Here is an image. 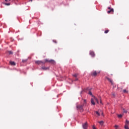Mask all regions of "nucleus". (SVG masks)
Here are the masks:
<instances>
[{"label":"nucleus","mask_w":129,"mask_h":129,"mask_svg":"<svg viewBox=\"0 0 129 129\" xmlns=\"http://www.w3.org/2000/svg\"><path fill=\"white\" fill-rule=\"evenodd\" d=\"M87 104V101L86 99L83 100V104L77 105L78 110H80V112H83V107Z\"/></svg>","instance_id":"nucleus-1"},{"label":"nucleus","mask_w":129,"mask_h":129,"mask_svg":"<svg viewBox=\"0 0 129 129\" xmlns=\"http://www.w3.org/2000/svg\"><path fill=\"white\" fill-rule=\"evenodd\" d=\"M43 62H44V63L48 62V63H50L51 64H55L56 63V62H55V60H53V59H44V61H43Z\"/></svg>","instance_id":"nucleus-2"},{"label":"nucleus","mask_w":129,"mask_h":129,"mask_svg":"<svg viewBox=\"0 0 129 129\" xmlns=\"http://www.w3.org/2000/svg\"><path fill=\"white\" fill-rule=\"evenodd\" d=\"M100 72H96V71H95L91 73V75L92 76H96L97 74H99Z\"/></svg>","instance_id":"nucleus-3"},{"label":"nucleus","mask_w":129,"mask_h":129,"mask_svg":"<svg viewBox=\"0 0 129 129\" xmlns=\"http://www.w3.org/2000/svg\"><path fill=\"white\" fill-rule=\"evenodd\" d=\"M35 63L38 65H40V64H45V62L42 60H36Z\"/></svg>","instance_id":"nucleus-4"},{"label":"nucleus","mask_w":129,"mask_h":129,"mask_svg":"<svg viewBox=\"0 0 129 129\" xmlns=\"http://www.w3.org/2000/svg\"><path fill=\"white\" fill-rule=\"evenodd\" d=\"M105 79H107V80H108V81H109V82H110V83L112 85H113V82L112 81V80H111V79H110L109 78H108L107 77H105Z\"/></svg>","instance_id":"nucleus-5"},{"label":"nucleus","mask_w":129,"mask_h":129,"mask_svg":"<svg viewBox=\"0 0 129 129\" xmlns=\"http://www.w3.org/2000/svg\"><path fill=\"white\" fill-rule=\"evenodd\" d=\"M88 126V124H87V122H86L85 123L83 124V127L84 129H87Z\"/></svg>","instance_id":"nucleus-6"},{"label":"nucleus","mask_w":129,"mask_h":129,"mask_svg":"<svg viewBox=\"0 0 129 129\" xmlns=\"http://www.w3.org/2000/svg\"><path fill=\"white\" fill-rule=\"evenodd\" d=\"M90 55H91L92 57H94V56H95V53H94V52H93V51H90Z\"/></svg>","instance_id":"nucleus-7"},{"label":"nucleus","mask_w":129,"mask_h":129,"mask_svg":"<svg viewBox=\"0 0 129 129\" xmlns=\"http://www.w3.org/2000/svg\"><path fill=\"white\" fill-rule=\"evenodd\" d=\"M100 115H101V116H104V113H97L96 115H95V116H100Z\"/></svg>","instance_id":"nucleus-8"},{"label":"nucleus","mask_w":129,"mask_h":129,"mask_svg":"<svg viewBox=\"0 0 129 129\" xmlns=\"http://www.w3.org/2000/svg\"><path fill=\"white\" fill-rule=\"evenodd\" d=\"M117 116H118L119 118H121L122 116H123V114H117Z\"/></svg>","instance_id":"nucleus-9"},{"label":"nucleus","mask_w":129,"mask_h":129,"mask_svg":"<svg viewBox=\"0 0 129 129\" xmlns=\"http://www.w3.org/2000/svg\"><path fill=\"white\" fill-rule=\"evenodd\" d=\"M91 103L92 104V105H95V102H94V99L92 98L91 99Z\"/></svg>","instance_id":"nucleus-10"},{"label":"nucleus","mask_w":129,"mask_h":129,"mask_svg":"<svg viewBox=\"0 0 129 129\" xmlns=\"http://www.w3.org/2000/svg\"><path fill=\"white\" fill-rule=\"evenodd\" d=\"M10 63L11 65H12V66H16V63L14 61H10Z\"/></svg>","instance_id":"nucleus-11"},{"label":"nucleus","mask_w":129,"mask_h":129,"mask_svg":"<svg viewBox=\"0 0 129 129\" xmlns=\"http://www.w3.org/2000/svg\"><path fill=\"white\" fill-rule=\"evenodd\" d=\"M96 113H103V111L101 110H98V111H96Z\"/></svg>","instance_id":"nucleus-12"},{"label":"nucleus","mask_w":129,"mask_h":129,"mask_svg":"<svg viewBox=\"0 0 129 129\" xmlns=\"http://www.w3.org/2000/svg\"><path fill=\"white\" fill-rule=\"evenodd\" d=\"M107 13L108 14H110V13H112V14H113V9H110V11H108Z\"/></svg>","instance_id":"nucleus-13"},{"label":"nucleus","mask_w":129,"mask_h":129,"mask_svg":"<svg viewBox=\"0 0 129 129\" xmlns=\"http://www.w3.org/2000/svg\"><path fill=\"white\" fill-rule=\"evenodd\" d=\"M94 99L95 101H96L97 102V103H98V104L99 103V102H98V99H97V98L94 97Z\"/></svg>","instance_id":"nucleus-14"},{"label":"nucleus","mask_w":129,"mask_h":129,"mask_svg":"<svg viewBox=\"0 0 129 129\" xmlns=\"http://www.w3.org/2000/svg\"><path fill=\"white\" fill-rule=\"evenodd\" d=\"M41 68H42V69H43V70H47L49 69V68H46L45 67H42Z\"/></svg>","instance_id":"nucleus-15"},{"label":"nucleus","mask_w":129,"mask_h":129,"mask_svg":"<svg viewBox=\"0 0 129 129\" xmlns=\"http://www.w3.org/2000/svg\"><path fill=\"white\" fill-rule=\"evenodd\" d=\"M123 93H128V91H127V90L124 89V90H123Z\"/></svg>","instance_id":"nucleus-16"},{"label":"nucleus","mask_w":129,"mask_h":129,"mask_svg":"<svg viewBox=\"0 0 129 129\" xmlns=\"http://www.w3.org/2000/svg\"><path fill=\"white\" fill-rule=\"evenodd\" d=\"M8 54H9V55H13V53L12 52V51H8Z\"/></svg>","instance_id":"nucleus-17"},{"label":"nucleus","mask_w":129,"mask_h":129,"mask_svg":"<svg viewBox=\"0 0 129 129\" xmlns=\"http://www.w3.org/2000/svg\"><path fill=\"white\" fill-rule=\"evenodd\" d=\"M125 129H129L128 125L127 124H125L124 126Z\"/></svg>","instance_id":"nucleus-18"},{"label":"nucleus","mask_w":129,"mask_h":129,"mask_svg":"<svg viewBox=\"0 0 129 129\" xmlns=\"http://www.w3.org/2000/svg\"><path fill=\"white\" fill-rule=\"evenodd\" d=\"M99 123H100L101 125H102L103 124V121H99Z\"/></svg>","instance_id":"nucleus-19"},{"label":"nucleus","mask_w":129,"mask_h":129,"mask_svg":"<svg viewBox=\"0 0 129 129\" xmlns=\"http://www.w3.org/2000/svg\"><path fill=\"white\" fill-rule=\"evenodd\" d=\"M73 76H74V77H75L76 78V77H77V76H78V74H75L73 75Z\"/></svg>","instance_id":"nucleus-20"},{"label":"nucleus","mask_w":129,"mask_h":129,"mask_svg":"<svg viewBox=\"0 0 129 129\" xmlns=\"http://www.w3.org/2000/svg\"><path fill=\"white\" fill-rule=\"evenodd\" d=\"M4 5H5V6H10L11 5V4H10V3H4Z\"/></svg>","instance_id":"nucleus-21"},{"label":"nucleus","mask_w":129,"mask_h":129,"mask_svg":"<svg viewBox=\"0 0 129 129\" xmlns=\"http://www.w3.org/2000/svg\"><path fill=\"white\" fill-rule=\"evenodd\" d=\"M126 123L127 125H128V124H129V121L127 120H126Z\"/></svg>","instance_id":"nucleus-22"},{"label":"nucleus","mask_w":129,"mask_h":129,"mask_svg":"<svg viewBox=\"0 0 129 129\" xmlns=\"http://www.w3.org/2000/svg\"><path fill=\"white\" fill-rule=\"evenodd\" d=\"M108 32H109V30H107L105 31L104 33H105V34H107V33H108Z\"/></svg>","instance_id":"nucleus-23"},{"label":"nucleus","mask_w":129,"mask_h":129,"mask_svg":"<svg viewBox=\"0 0 129 129\" xmlns=\"http://www.w3.org/2000/svg\"><path fill=\"white\" fill-rule=\"evenodd\" d=\"M99 100H100V102L101 103V104H102V102L101 101V97H99Z\"/></svg>","instance_id":"nucleus-24"},{"label":"nucleus","mask_w":129,"mask_h":129,"mask_svg":"<svg viewBox=\"0 0 129 129\" xmlns=\"http://www.w3.org/2000/svg\"><path fill=\"white\" fill-rule=\"evenodd\" d=\"M123 112H124V113H126V112H127L126 111V110L124 109H123Z\"/></svg>","instance_id":"nucleus-25"},{"label":"nucleus","mask_w":129,"mask_h":129,"mask_svg":"<svg viewBox=\"0 0 129 129\" xmlns=\"http://www.w3.org/2000/svg\"><path fill=\"white\" fill-rule=\"evenodd\" d=\"M89 94L90 95H92V93L91 92V91H89Z\"/></svg>","instance_id":"nucleus-26"},{"label":"nucleus","mask_w":129,"mask_h":129,"mask_svg":"<svg viewBox=\"0 0 129 129\" xmlns=\"http://www.w3.org/2000/svg\"><path fill=\"white\" fill-rule=\"evenodd\" d=\"M92 128H93V129H96V127H95V126L94 125H93L92 126Z\"/></svg>","instance_id":"nucleus-27"},{"label":"nucleus","mask_w":129,"mask_h":129,"mask_svg":"<svg viewBox=\"0 0 129 129\" xmlns=\"http://www.w3.org/2000/svg\"><path fill=\"white\" fill-rule=\"evenodd\" d=\"M53 43H55V44H56L57 41H56L55 40H53Z\"/></svg>","instance_id":"nucleus-28"},{"label":"nucleus","mask_w":129,"mask_h":129,"mask_svg":"<svg viewBox=\"0 0 129 129\" xmlns=\"http://www.w3.org/2000/svg\"><path fill=\"white\" fill-rule=\"evenodd\" d=\"M114 127H116V128H117V127H118V125H115L114 126Z\"/></svg>","instance_id":"nucleus-29"},{"label":"nucleus","mask_w":129,"mask_h":129,"mask_svg":"<svg viewBox=\"0 0 129 129\" xmlns=\"http://www.w3.org/2000/svg\"><path fill=\"white\" fill-rule=\"evenodd\" d=\"M108 10H111V9L110 8V7H108Z\"/></svg>","instance_id":"nucleus-30"},{"label":"nucleus","mask_w":129,"mask_h":129,"mask_svg":"<svg viewBox=\"0 0 129 129\" xmlns=\"http://www.w3.org/2000/svg\"><path fill=\"white\" fill-rule=\"evenodd\" d=\"M77 80H78V79L76 78V81H77Z\"/></svg>","instance_id":"nucleus-31"},{"label":"nucleus","mask_w":129,"mask_h":129,"mask_svg":"<svg viewBox=\"0 0 129 129\" xmlns=\"http://www.w3.org/2000/svg\"><path fill=\"white\" fill-rule=\"evenodd\" d=\"M23 62H26V60H23Z\"/></svg>","instance_id":"nucleus-32"},{"label":"nucleus","mask_w":129,"mask_h":129,"mask_svg":"<svg viewBox=\"0 0 129 129\" xmlns=\"http://www.w3.org/2000/svg\"><path fill=\"white\" fill-rule=\"evenodd\" d=\"M30 2H33V0H30Z\"/></svg>","instance_id":"nucleus-33"},{"label":"nucleus","mask_w":129,"mask_h":129,"mask_svg":"<svg viewBox=\"0 0 129 129\" xmlns=\"http://www.w3.org/2000/svg\"><path fill=\"white\" fill-rule=\"evenodd\" d=\"M5 2H8V0H5Z\"/></svg>","instance_id":"nucleus-34"},{"label":"nucleus","mask_w":129,"mask_h":129,"mask_svg":"<svg viewBox=\"0 0 129 129\" xmlns=\"http://www.w3.org/2000/svg\"><path fill=\"white\" fill-rule=\"evenodd\" d=\"M113 96H114V94H113Z\"/></svg>","instance_id":"nucleus-35"}]
</instances>
